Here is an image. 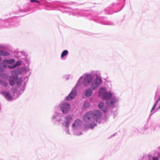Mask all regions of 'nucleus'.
<instances>
[{
    "instance_id": "1",
    "label": "nucleus",
    "mask_w": 160,
    "mask_h": 160,
    "mask_svg": "<svg viewBox=\"0 0 160 160\" xmlns=\"http://www.w3.org/2000/svg\"><path fill=\"white\" fill-rule=\"evenodd\" d=\"M98 72L97 71H92L90 73H85L81 76L75 86L73 88L69 94L65 98L67 101H70L74 98L77 94V87L81 85V80L83 78L82 84L84 86H88L92 81L94 76H97Z\"/></svg>"
},
{
    "instance_id": "2",
    "label": "nucleus",
    "mask_w": 160,
    "mask_h": 160,
    "mask_svg": "<svg viewBox=\"0 0 160 160\" xmlns=\"http://www.w3.org/2000/svg\"><path fill=\"white\" fill-rule=\"evenodd\" d=\"M62 115V114L59 112V108L55 107L54 114L51 118V120L54 124H57L58 123L61 124L64 127L66 128L67 133L70 134L68 127L70 123L73 120V115H70L66 116L64 117V120H62L60 118Z\"/></svg>"
},
{
    "instance_id": "3",
    "label": "nucleus",
    "mask_w": 160,
    "mask_h": 160,
    "mask_svg": "<svg viewBox=\"0 0 160 160\" xmlns=\"http://www.w3.org/2000/svg\"><path fill=\"white\" fill-rule=\"evenodd\" d=\"M98 95L102 99L106 101L107 104L109 106L114 107L119 100V98L113 92H107L106 89L103 87L100 88Z\"/></svg>"
},
{
    "instance_id": "4",
    "label": "nucleus",
    "mask_w": 160,
    "mask_h": 160,
    "mask_svg": "<svg viewBox=\"0 0 160 160\" xmlns=\"http://www.w3.org/2000/svg\"><path fill=\"white\" fill-rule=\"evenodd\" d=\"M102 116V112L98 110L89 111L84 114L83 117V120L86 123L88 128L92 129L97 125L93 120L97 121L101 118Z\"/></svg>"
},
{
    "instance_id": "5",
    "label": "nucleus",
    "mask_w": 160,
    "mask_h": 160,
    "mask_svg": "<svg viewBox=\"0 0 160 160\" xmlns=\"http://www.w3.org/2000/svg\"><path fill=\"white\" fill-rule=\"evenodd\" d=\"M16 91V90L15 88H12L8 92H2L1 93L7 100L11 101L13 99V97Z\"/></svg>"
},
{
    "instance_id": "6",
    "label": "nucleus",
    "mask_w": 160,
    "mask_h": 160,
    "mask_svg": "<svg viewBox=\"0 0 160 160\" xmlns=\"http://www.w3.org/2000/svg\"><path fill=\"white\" fill-rule=\"evenodd\" d=\"M55 107H58L59 109V112L62 111L64 114H66L68 112L70 109V105L66 102H61L59 106Z\"/></svg>"
},
{
    "instance_id": "7",
    "label": "nucleus",
    "mask_w": 160,
    "mask_h": 160,
    "mask_svg": "<svg viewBox=\"0 0 160 160\" xmlns=\"http://www.w3.org/2000/svg\"><path fill=\"white\" fill-rule=\"evenodd\" d=\"M20 72V69H17L13 70L12 72V75L9 79V83L12 86L17 80L18 76L17 74Z\"/></svg>"
},
{
    "instance_id": "8",
    "label": "nucleus",
    "mask_w": 160,
    "mask_h": 160,
    "mask_svg": "<svg viewBox=\"0 0 160 160\" xmlns=\"http://www.w3.org/2000/svg\"><path fill=\"white\" fill-rule=\"evenodd\" d=\"M102 80V79L99 77H97L91 82V87L92 89L93 90H96L101 85Z\"/></svg>"
},
{
    "instance_id": "9",
    "label": "nucleus",
    "mask_w": 160,
    "mask_h": 160,
    "mask_svg": "<svg viewBox=\"0 0 160 160\" xmlns=\"http://www.w3.org/2000/svg\"><path fill=\"white\" fill-rule=\"evenodd\" d=\"M18 59L22 62H25L26 63H29V60L27 58V54L24 52H19L18 53Z\"/></svg>"
},
{
    "instance_id": "10",
    "label": "nucleus",
    "mask_w": 160,
    "mask_h": 160,
    "mask_svg": "<svg viewBox=\"0 0 160 160\" xmlns=\"http://www.w3.org/2000/svg\"><path fill=\"white\" fill-rule=\"evenodd\" d=\"M82 124V122L80 119H77L75 120L72 126V129L74 131L79 129L81 128Z\"/></svg>"
},
{
    "instance_id": "11",
    "label": "nucleus",
    "mask_w": 160,
    "mask_h": 160,
    "mask_svg": "<svg viewBox=\"0 0 160 160\" xmlns=\"http://www.w3.org/2000/svg\"><path fill=\"white\" fill-rule=\"evenodd\" d=\"M99 108L104 112H107L108 108L107 106H105L104 103L101 102L98 105Z\"/></svg>"
},
{
    "instance_id": "12",
    "label": "nucleus",
    "mask_w": 160,
    "mask_h": 160,
    "mask_svg": "<svg viewBox=\"0 0 160 160\" xmlns=\"http://www.w3.org/2000/svg\"><path fill=\"white\" fill-rule=\"evenodd\" d=\"M92 92H93L92 88H88L85 91L84 94L87 97H89L91 95Z\"/></svg>"
},
{
    "instance_id": "13",
    "label": "nucleus",
    "mask_w": 160,
    "mask_h": 160,
    "mask_svg": "<svg viewBox=\"0 0 160 160\" xmlns=\"http://www.w3.org/2000/svg\"><path fill=\"white\" fill-rule=\"evenodd\" d=\"M9 23L6 21L2 20V19H0V28L8 27Z\"/></svg>"
},
{
    "instance_id": "14",
    "label": "nucleus",
    "mask_w": 160,
    "mask_h": 160,
    "mask_svg": "<svg viewBox=\"0 0 160 160\" xmlns=\"http://www.w3.org/2000/svg\"><path fill=\"white\" fill-rule=\"evenodd\" d=\"M3 62L8 64H12L15 63V60L13 59H5L3 60Z\"/></svg>"
},
{
    "instance_id": "15",
    "label": "nucleus",
    "mask_w": 160,
    "mask_h": 160,
    "mask_svg": "<svg viewBox=\"0 0 160 160\" xmlns=\"http://www.w3.org/2000/svg\"><path fill=\"white\" fill-rule=\"evenodd\" d=\"M10 53L5 50H0V56H6L9 55Z\"/></svg>"
},
{
    "instance_id": "16",
    "label": "nucleus",
    "mask_w": 160,
    "mask_h": 160,
    "mask_svg": "<svg viewBox=\"0 0 160 160\" xmlns=\"http://www.w3.org/2000/svg\"><path fill=\"white\" fill-rule=\"evenodd\" d=\"M68 54V52L67 50H64L62 53L61 54V58H62L65 57L67 56Z\"/></svg>"
},
{
    "instance_id": "17",
    "label": "nucleus",
    "mask_w": 160,
    "mask_h": 160,
    "mask_svg": "<svg viewBox=\"0 0 160 160\" xmlns=\"http://www.w3.org/2000/svg\"><path fill=\"white\" fill-rule=\"evenodd\" d=\"M20 88L21 89H19L18 92V93H19L20 94H21L23 92L25 88V85L22 86Z\"/></svg>"
},
{
    "instance_id": "18",
    "label": "nucleus",
    "mask_w": 160,
    "mask_h": 160,
    "mask_svg": "<svg viewBox=\"0 0 160 160\" xmlns=\"http://www.w3.org/2000/svg\"><path fill=\"white\" fill-rule=\"evenodd\" d=\"M0 84L3 86L7 87V86L8 83L5 81L0 79Z\"/></svg>"
},
{
    "instance_id": "19",
    "label": "nucleus",
    "mask_w": 160,
    "mask_h": 160,
    "mask_svg": "<svg viewBox=\"0 0 160 160\" xmlns=\"http://www.w3.org/2000/svg\"><path fill=\"white\" fill-rule=\"evenodd\" d=\"M90 105V104L87 101H85L83 103V106L85 108H87Z\"/></svg>"
},
{
    "instance_id": "20",
    "label": "nucleus",
    "mask_w": 160,
    "mask_h": 160,
    "mask_svg": "<svg viewBox=\"0 0 160 160\" xmlns=\"http://www.w3.org/2000/svg\"><path fill=\"white\" fill-rule=\"evenodd\" d=\"M148 126H145L144 127L142 128V130L139 131V132L142 134H144V131H145L148 128Z\"/></svg>"
},
{
    "instance_id": "21",
    "label": "nucleus",
    "mask_w": 160,
    "mask_h": 160,
    "mask_svg": "<svg viewBox=\"0 0 160 160\" xmlns=\"http://www.w3.org/2000/svg\"><path fill=\"white\" fill-rule=\"evenodd\" d=\"M158 103V102H157L156 101L155 104H154L153 107H152V108L151 109V115H152L155 112H153L152 111L155 108L156 106Z\"/></svg>"
},
{
    "instance_id": "22",
    "label": "nucleus",
    "mask_w": 160,
    "mask_h": 160,
    "mask_svg": "<svg viewBox=\"0 0 160 160\" xmlns=\"http://www.w3.org/2000/svg\"><path fill=\"white\" fill-rule=\"evenodd\" d=\"M23 71L26 74L30 75V73L29 71V68L28 67L25 68L23 69Z\"/></svg>"
},
{
    "instance_id": "23",
    "label": "nucleus",
    "mask_w": 160,
    "mask_h": 160,
    "mask_svg": "<svg viewBox=\"0 0 160 160\" xmlns=\"http://www.w3.org/2000/svg\"><path fill=\"white\" fill-rule=\"evenodd\" d=\"M21 62L20 60H18L15 63L14 65V66L16 68L17 66H20L21 65L22 62Z\"/></svg>"
},
{
    "instance_id": "24",
    "label": "nucleus",
    "mask_w": 160,
    "mask_h": 160,
    "mask_svg": "<svg viewBox=\"0 0 160 160\" xmlns=\"http://www.w3.org/2000/svg\"><path fill=\"white\" fill-rule=\"evenodd\" d=\"M6 63L5 62H3V60L2 62L0 63V64L4 68H7L8 65L6 64Z\"/></svg>"
},
{
    "instance_id": "25",
    "label": "nucleus",
    "mask_w": 160,
    "mask_h": 160,
    "mask_svg": "<svg viewBox=\"0 0 160 160\" xmlns=\"http://www.w3.org/2000/svg\"><path fill=\"white\" fill-rule=\"evenodd\" d=\"M7 67L10 69L15 68V67L14 66V65H13L12 66H11L10 65H8Z\"/></svg>"
},
{
    "instance_id": "26",
    "label": "nucleus",
    "mask_w": 160,
    "mask_h": 160,
    "mask_svg": "<svg viewBox=\"0 0 160 160\" xmlns=\"http://www.w3.org/2000/svg\"><path fill=\"white\" fill-rule=\"evenodd\" d=\"M30 2H36L38 3H40V2L37 0H30Z\"/></svg>"
},
{
    "instance_id": "27",
    "label": "nucleus",
    "mask_w": 160,
    "mask_h": 160,
    "mask_svg": "<svg viewBox=\"0 0 160 160\" xmlns=\"http://www.w3.org/2000/svg\"><path fill=\"white\" fill-rule=\"evenodd\" d=\"M74 134L76 135H79L82 134V133L81 132H79L78 133H76V132H74Z\"/></svg>"
},
{
    "instance_id": "28",
    "label": "nucleus",
    "mask_w": 160,
    "mask_h": 160,
    "mask_svg": "<svg viewBox=\"0 0 160 160\" xmlns=\"http://www.w3.org/2000/svg\"><path fill=\"white\" fill-rule=\"evenodd\" d=\"M158 158L157 157H154L152 158V160H158Z\"/></svg>"
},
{
    "instance_id": "29",
    "label": "nucleus",
    "mask_w": 160,
    "mask_h": 160,
    "mask_svg": "<svg viewBox=\"0 0 160 160\" xmlns=\"http://www.w3.org/2000/svg\"><path fill=\"white\" fill-rule=\"evenodd\" d=\"M2 77L3 78H5V77L7 78V75L6 74H3L2 75Z\"/></svg>"
},
{
    "instance_id": "30",
    "label": "nucleus",
    "mask_w": 160,
    "mask_h": 160,
    "mask_svg": "<svg viewBox=\"0 0 160 160\" xmlns=\"http://www.w3.org/2000/svg\"><path fill=\"white\" fill-rule=\"evenodd\" d=\"M160 100V95L159 96L158 99L156 100V102H158Z\"/></svg>"
},
{
    "instance_id": "31",
    "label": "nucleus",
    "mask_w": 160,
    "mask_h": 160,
    "mask_svg": "<svg viewBox=\"0 0 160 160\" xmlns=\"http://www.w3.org/2000/svg\"><path fill=\"white\" fill-rule=\"evenodd\" d=\"M3 71V69L2 68L0 67V72H2Z\"/></svg>"
},
{
    "instance_id": "32",
    "label": "nucleus",
    "mask_w": 160,
    "mask_h": 160,
    "mask_svg": "<svg viewBox=\"0 0 160 160\" xmlns=\"http://www.w3.org/2000/svg\"><path fill=\"white\" fill-rule=\"evenodd\" d=\"M18 85H19V84H21V81H20V82H18Z\"/></svg>"
},
{
    "instance_id": "33",
    "label": "nucleus",
    "mask_w": 160,
    "mask_h": 160,
    "mask_svg": "<svg viewBox=\"0 0 160 160\" xmlns=\"http://www.w3.org/2000/svg\"><path fill=\"white\" fill-rule=\"evenodd\" d=\"M2 58L0 57V62L2 60Z\"/></svg>"
}]
</instances>
